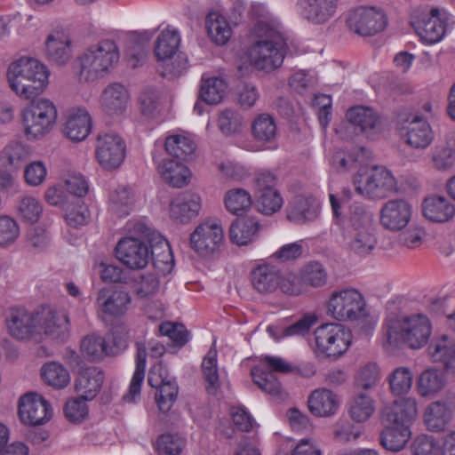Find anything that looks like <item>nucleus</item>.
<instances>
[{
  "instance_id": "f257e3e1",
  "label": "nucleus",
  "mask_w": 455,
  "mask_h": 455,
  "mask_svg": "<svg viewBox=\"0 0 455 455\" xmlns=\"http://www.w3.org/2000/svg\"><path fill=\"white\" fill-rule=\"evenodd\" d=\"M253 31L257 40L248 50L251 63L265 72L276 69L284 59L285 42L282 33L266 21H259Z\"/></svg>"
},
{
  "instance_id": "f03ea898",
  "label": "nucleus",
  "mask_w": 455,
  "mask_h": 455,
  "mask_svg": "<svg viewBox=\"0 0 455 455\" xmlns=\"http://www.w3.org/2000/svg\"><path fill=\"white\" fill-rule=\"evenodd\" d=\"M431 333V323L424 314L389 319L385 328L387 343L392 347L406 345L411 349L421 348L427 343Z\"/></svg>"
},
{
  "instance_id": "7ed1b4c3",
  "label": "nucleus",
  "mask_w": 455,
  "mask_h": 455,
  "mask_svg": "<svg viewBox=\"0 0 455 455\" xmlns=\"http://www.w3.org/2000/svg\"><path fill=\"white\" fill-rule=\"evenodd\" d=\"M119 50L109 39L90 45L79 55L78 79L82 83L96 82L108 75L119 60Z\"/></svg>"
},
{
  "instance_id": "20e7f679",
  "label": "nucleus",
  "mask_w": 455,
  "mask_h": 455,
  "mask_svg": "<svg viewBox=\"0 0 455 455\" xmlns=\"http://www.w3.org/2000/svg\"><path fill=\"white\" fill-rule=\"evenodd\" d=\"M7 77L12 90L20 97L28 100L45 89L49 72L39 60L23 57L9 66Z\"/></svg>"
},
{
  "instance_id": "39448f33",
  "label": "nucleus",
  "mask_w": 455,
  "mask_h": 455,
  "mask_svg": "<svg viewBox=\"0 0 455 455\" xmlns=\"http://www.w3.org/2000/svg\"><path fill=\"white\" fill-rule=\"evenodd\" d=\"M315 353L318 356L338 358L352 343L351 331L340 323H323L314 331Z\"/></svg>"
},
{
  "instance_id": "423d86ee",
  "label": "nucleus",
  "mask_w": 455,
  "mask_h": 455,
  "mask_svg": "<svg viewBox=\"0 0 455 455\" xmlns=\"http://www.w3.org/2000/svg\"><path fill=\"white\" fill-rule=\"evenodd\" d=\"M327 311L338 321H358L367 315L365 299L355 289L334 291L328 301Z\"/></svg>"
},
{
  "instance_id": "0eeeda50",
  "label": "nucleus",
  "mask_w": 455,
  "mask_h": 455,
  "mask_svg": "<svg viewBox=\"0 0 455 455\" xmlns=\"http://www.w3.org/2000/svg\"><path fill=\"white\" fill-rule=\"evenodd\" d=\"M410 24L421 40L428 44L441 41L445 34L446 23L437 8L428 9L426 5L411 6Z\"/></svg>"
},
{
  "instance_id": "6e6552de",
  "label": "nucleus",
  "mask_w": 455,
  "mask_h": 455,
  "mask_svg": "<svg viewBox=\"0 0 455 455\" xmlns=\"http://www.w3.org/2000/svg\"><path fill=\"white\" fill-rule=\"evenodd\" d=\"M355 191L371 199H379L397 192V181L385 167H375L371 172L359 173L354 180Z\"/></svg>"
},
{
  "instance_id": "1a4fd4ad",
  "label": "nucleus",
  "mask_w": 455,
  "mask_h": 455,
  "mask_svg": "<svg viewBox=\"0 0 455 455\" xmlns=\"http://www.w3.org/2000/svg\"><path fill=\"white\" fill-rule=\"evenodd\" d=\"M224 240L223 228L217 220L207 219L199 223L190 234L191 249L205 259L215 257Z\"/></svg>"
},
{
  "instance_id": "9d476101",
  "label": "nucleus",
  "mask_w": 455,
  "mask_h": 455,
  "mask_svg": "<svg viewBox=\"0 0 455 455\" xmlns=\"http://www.w3.org/2000/svg\"><path fill=\"white\" fill-rule=\"evenodd\" d=\"M22 117L26 134L36 139L52 126L57 117V109L51 100L41 98L33 100L24 108Z\"/></svg>"
},
{
  "instance_id": "9b49d317",
  "label": "nucleus",
  "mask_w": 455,
  "mask_h": 455,
  "mask_svg": "<svg viewBox=\"0 0 455 455\" xmlns=\"http://www.w3.org/2000/svg\"><path fill=\"white\" fill-rule=\"evenodd\" d=\"M345 21L350 31L362 36H373L387 26L384 12L375 7L352 8L347 12Z\"/></svg>"
},
{
  "instance_id": "f8f14e48",
  "label": "nucleus",
  "mask_w": 455,
  "mask_h": 455,
  "mask_svg": "<svg viewBox=\"0 0 455 455\" xmlns=\"http://www.w3.org/2000/svg\"><path fill=\"white\" fill-rule=\"evenodd\" d=\"M126 155L124 140L115 132H100L95 142V158L100 167L108 172L118 169Z\"/></svg>"
},
{
  "instance_id": "ddd939ff",
  "label": "nucleus",
  "mask_w": 455,
  "mask_h": 455,
  "mask_svg": "<svg viewBox=\"0 0 455 455\" xmlns=\"http://www.w3.org/2000/svg\"><path fill=\"white\" fill-rule=\"evenodd\" d=\"M411 204L404 199H391L381 206L379 222L389 231L397 232L403 229L411 221Z\"/></svg>"
},
{
  "instance_id": "4468645a",
  "label": "nucleus",
  "mask_w": 455,
  "mask_h": 455,
  "mask_svg": "<svg viewBox=\"0 0 455 455\" xmlns=\"http://www.w3.org/2000/svg\"><path fill=\"white\" fill-rule=\"evenodd\" d=\"M116 258L131 269H142L150 260L148 246L140 239L129 236L120 240L116 247Z\"/></svg>"
},
{
  "instance_id": "2eb2a0df",
  "label": "nucleus",
  "mask_w": 455,
  "mask_h": 455,
  "mask_svg": "<svg viewBox=\"0 0 455 455\" xmlns=\"http://www.w3.org/2000/svg\"><path fill=\"white\" fill-rule=\"evenodd\" d=\"M52 411L49 403L40 395L27 394L19 402V416L24 424L43 425L52 418Z\"/></svg>"
},
{
  "instance_id": "dca6fc26",
  "label": "nucleus",
  "mask_w": 455,
  "mask_h": 455,
  "mask_svg": "<svg viewBox=\"0 0 455 455\" xmlns=\"http://www.w3.org/2000/svg\"><path fill=\"white\" fill-rule=\"evenodd\" d=\"M338 0H298L297 9L300 17L314 25L329 22L336 14Z\"/></svg>"
},
{
  "instance_id": "f3484780",
  "label": "nucleus",
  "mask_w": 455,
  "mask_h": 455,
  "mask_svg": "<svg viewBox=\"0 0 455 455\" xmlns=\"http://www.w3.org/2000/svg\"><path fill=\"white\" fill-rule=\"evenodd\" d=\"M37 335L44 334L58 338L68 327V317L64 311L57 310L50 306L42 307L35 312Z\"/></svg>"
},
{
  "instance_id": "a211bd4d",
  "label": "nucleus",
  "mask_w": 455,
  "mask_h": 455,
  "mask_svg": "<svg viewBox=\"0 0 455 455\" xmlns=\"http://www.w3.org/2000/svg\"><path fill=\"white\" fill-rule=\"evenodd\" d=\"M346 117L348 122L347 124H340L336 128V132L342 139H349V134H347V131L350 128L354 129V132L359 131L360 132H368L376 128L379 124V116L371 108L363 106H355L350 108L347 113Z\"/></svg>"
},
{
  "instance_id": "6ab92c4d",
  "label": "nucleus",
  "mask_w": 455,
  "mask_h": 455,
  "mask_svg": "<svg viewBox=\"0 0 455 455\" xmlns=\"http://www.w3.org/2000/svg\"><path fill=\"white\" fill-rule=\"evenodd\" d=\"M131 303L129 293L115 287H104L99 290L96 304L101 313L111 316H121L125 314Z\"/></svg>"
},
{
  "instance_id": "aec40b11",
  "label": "nucleus",
  "mask_w": 455,
  "mask_h": 455,
  "mask_svg": "<svg viewBox=\"0 0 455 455\" xmlns=\"http://www.w3.org/2000/svg\"><path fill=\"white\" fill-rule=\"evenodd\" d=\"M6 324L10 335L16 339L24 340L37 335L35 313H29L26 309H12Z\"/></svg>"
},
{
  "instance_id": "412c9836",
  "label": "nucleus",
  "mask_w": 455,
  "mask_h": 455,
  "mask_svg": "<svg viewBox=\"0 0 455 455\" xmlns=\"http://www.w3.org/2000/svg\"><path fill=\"white\" fill-rule=\"evenodd\" d=\"M92 129V118L84 108H72L68 112L63 133L72 141L85 140Z\"/></svg>"
},
{
  "instance_id": "4be33fe9",
  "label": "nucleus",
  "mask_w": 455,
  "mask_h": 455,
  "mask_svg": "<svg viewBox=\"0 0 455 455\" xmlns=\"http://www.w3.org/2000/svg\"><path fill=\"white\" fill-rule=\"evenodd\" d=\"M252 287L260 294H270L279 289L281 271L271 264H261L251 273Z\"/></svg>"
},
{
  "instance_id": "5701e85b",
  "label": "nucleus",
  "mask_w": 455,
  "mask_h": 455,
  "mask_svg": "<svg viewBox=\"0 0 455 455\" xmlns=\"http://www.w3.org/2000/svg\"><path fill=\"white\" fill-rule=\"evenodd\" d=\"M201 209V197L197 194L184 193L170 205V216L179 223H187L196 217Z\"/></svg>"
},
{
  "instance_id": "b1692460",
  "label": "nucleus",
  "mask_w": 455,
  "mask_h": 455,
  "mask_svg": "<svg viewBox=\"0 0 455 455\" xmlns=\"http://www.w3.org/2000/svg\"><path fill=\"white\" fill-rule=\"evenodd\" d=\"M344 242L350 252L359 257L371 254L377 244V237L372 229H346Z\"/></svg>"
},
{
  "instance_id": "393cba45",
  "label": "nucleus",
  "mask_w": 455,
  "mask_h": 455,
  "mask_svg": "<svg viewBox=\"0 0 455 455\" xmlns=\"http://www.w3.org/2000/svg\"><path fill=\"white\" fill-rule=\"evenodd\" d=\"M45 54L57 65H65L72 56L71 39L62 32L49 35L45 40Z\"/></svg>"
},
{
  "instance_id": "a878e982",
  "label": "nucleus",
  "mask_w": 455,
  "mask_h": 455,
  "mask_svg": "<svg viewBox=\"0 0 455 455\" xmlns=\"http://www.w3.org/2000/svg\"><path fill=\"white\" fill-rule=\"evenodd\" d=\"M104 380L103 371L96 367L83 370L76 380V391L84 400H92Z\"/></svg>"
},
{
  "instance_id": "bb28decb",
  "label": "nucleus",
  "mask_w": 455,
  "mask_h": 455,
  "mask_svg": "<svg viewBox=\"0 0 455 455\" xmlns=\"http://www.w3.org/2000/svg\"><path fill=\"white\" fill-rule=\"evenodd\" d=\"M424 216L434 222H446L455 214V206L442 196L427 197L422 204Z\"/></svg>"
},
{
  "instance_id": "cd10ccee",
  "label": "nucleus",
  "mask_w": 455,
  "mask_h": 455,
  "mask_svg": "<svg viewBox=\"0 0 455 455\" xmlns=\"http://www.w3.org/2000/svg\"><path fill=\"white\" fill-rule=\"evenodd\" d=\"M129 92L121 84L115 83L108 85L101 96V105L109 115L123 114L129 102Z\"/></svg>"
},
{
  "instance_id": "c85d7f7f",
  "label": "nucleus",
  "mask_w": 455,
  "mask_h": 455,
  "mask_svg": "<svg viewBox=\"0 0 455 455\" xmlns=\"http://www.w3.org/2000/svg\"><path fill=\"white\" fill-rule=\"evenodd\" d=\"M406 129V142L411 148H427L434 139L430 125L419 116H414Z\"/></svg>"
},
{
  "instance_id": "c756f323",
  "label": "nucleus",
  "mask_w": 455,
  "mask_h": 455,
  "mask_svg": "<svg viewBox=\"0 0 455 455\" xmlns=\"http://www.w3.org/2000/svg\"><path fill=\"white\" fill-rule=\"evenodd\" d=\"M411 437L409 426L398 423H387L380 434V444L387 451L397 452L402 451Z\"/></svg>"
},
{
  "instance_id": "7c9ffc66",
  "label": "nucleus",
  "mask_w": 455,
  "mask_h": 455,
  "mask_svg": "<svg viewBox=\"0 0 455 455\" xmlns=\"http://www.w3.org/2000/svg\"><path fill=\"white\" fill-rule=\"evenodd\" d=\"M150 259L156 268L165 273L173 267V257L168 241L160 234H152L150 238Z\"/></svg>"
},
{
  "instance_id": "2f4dec72",
  "label": "nucleus",
  "mask_w": 455,
  "mask_h": 455,
  "mask_svg": "<svg viewBox=\"0 0 455 455\" xmlns=\"http://www.w3.org/2000/svg\"><path fill=\"white\" fill-rule=\"evenodd\" d=\"M386 420L387 423H398L410 427L418 414L417 403L414 398H400L386 409Z\"/></svg>"
},
{
  "instance_id": "473e14b6",
  "label": "nucleus",
  "mask_w": 455,
  "mask_h": 455,
  "mask_svg": "<svg viewBox=\"0 0 455 455\" xmlns=\"http://www.w3.org/2000/svg\"><path fill=\"white\" fill-rule=\"evenodd\" d=\"M179 159H164L158 165L162 178L172 187L182 188L188 184L189 169Z\"/></svg>"
},
{
  "instance_id": "72a5a7b5",
  "label": "nucleus",
  "mask_w": 455,
  "mask_h": 455,
  "mask_svg": "<svg viewBox=\"0 0 455 455\" xmlns=\"http://www.w3.org/2000/svg\"><path fill=\"white\" fill-rule=\"evenodd\" d=\"M307 403L310 412L318 417L333 415L339 408L337 395L328 389L315 390Z\"/></svg>"
},
{
  "instance_id": "f704fd0d",
  "label": "nucleus",
  "mask_w": 455,
  "mask_h": 455,
  "mask_svg": "<svg viewBox=\"0 0 455 455\" xmlns=\"http://www.w3.org/2000/svg\"><path fill=\"white\" fill-rule=\"evenodd\" d=\"M259 228L260 225L255 218L236 220L229 228L230 240L239 246L246 245L258 237Z\"/></svg>"
},
{
  "instance_id": "c9c22d12",
  "label": "nucleus",
  "mask_w": 455,
  "mask_h": 455,
  "mask_svg": "<svg viewBox=\"0 0 455 455\" xmlns=\"http://www.w3.org/2000/svg\"><path fill=\"white\" fill-rule=\"evenodd\" d=\"M319 213V208L314 200L297 196L287 210V218L295 224H304L315 220Z\"/></svg>"
},
{
  "instance_id": "e433bc0d",
  "label": "nucleus",
  "mask_w": 455,
  "mask_h": 455,
  "mask_svg": "<svg viewBox=\"0 0 455 455\" xmlns=\"http://www.w3.org/2000/svg\"><path fill=\"white\" fill-rule=\"evenodd\" d=\"M136 368L132 375L128 393L123 396L124 401L133 403L140 395L141 386L145 378L146 347L142 343L137 342Z\"/></svg>"
},
{
  "instance_id": "4c0bfd02",
  "label": "nucleus",
  "mask_w": 455,
  "mask_h": 455,
  "mask_svg": "<svg viewBox=\"0 0 455 455\" xmlns=\"http://www.w3.org/2000/svg\"><path fill=\"white\" fill-rule=\"evenodd\" d=\"M251 129L253 139L260 144L273 143L277 138L276 122L269 114L258 115L253 119Z\"/></svg>"
},
{
  "instance_id": "58836bf2",
  "label": "nucleus",
  "mask_w": 455,
  "mask_h": 455,
  "mask_svg": "<svg viewBox=\"0 0 455 455\" xmlns=\"http://www.w3.org/2000/svg\"><path fill=\"white\" fill-rule=\"evenodd\" d=\"M206 28L209 37L218 45H224L232 36V28L225 16L212 12L206 17Z\"/></svg>"
},
{
  "instance_id": "ea45409f",
  "label": "nucleus",
  "mask_w": 455,
  "mask_h": 455,
  "mask_svg": "<svg viewBox=\"0 0 455 455\" xmlns=\"http://www.w3.org/2000/svg\"><path fill=\"white\" fill-rule=\"evenodd\" d=\"M451 419V411L443 402H435L425 411L424 420L428 430L440 432L445 429Z\"/></svg>"
},
{
  "instance_id": "a19ab883",
  "label": "nucleus",
  "mask_w": 455,
  "mask_h": 455,
  "mask_svg": "<svg viewBox=\"0 0 455 455\" xmlns=\"http://www.w3.org/2000/svg\"><path fill=\"white\" fill-rule=\"evenodd\" d=\"M180 36L176 30L165 29L157 37L155 53L159 61H169L176 54Z\"/></svg>"
},
{
  "instance_id": "79ce46f5",
  "label": "nucleus",
  "mask_w": 455,
  "mask_h": 455,
  "mask_svg": "<svg viewBox=\"0 0 455 455\" xmlns=\"http://www.w3.org/2000/svg\"><path fill=\"white\" fill-rule=\"evenodd\" d=\"M196 149L195 142L185 135L174 134L166 138L165 150L179 160H188Z\"/></svg>"
},
{
  "instance_id": "37998d69",
  "label": "nucleus",
  "mask_w": 455,
  "mask_h": 455,
  "mask_svg": "<svg viewBox=\"0 0 455 455\" xmlns=\"http://www.w3.org/2000/svg\"><path fill=\"white\" fill-rule=\"evenodd\" d=\"M41 375L47 385L56 389L64 388L70 382L68 371L55 362L45 363L41 369Z\"/></svg>"
},
{
  "instance_id": "c03bdc74",
  "label": "nucleus",
  "mask_w": 455,
  "mask_h": 455,
  "mask_svg": "<svg viewBox=\"0 0 455 455\" xmlns=\"http://www.w3.org/2000/svg\"><path fill=\"white\" fill-rule=\"evenodd\" d=\"M217 355L215 343H213L202 363V371L207 382L206 390L209 394H214L220 387Z\"/></svg>"
},
{
  "instance_id": "a18cd8bd",
  "label": "nucleus",
  "mask_w": 455,
  "mask_h": 455,
  "mask_svg": "<svg viewBox=\"0 0 455 455\" xmlns=\"http://www.w3.org/2000/svg\"><path fill=\"white\" fill-rule=\"evenodd\" d=\"M133 204L132 190L125 186H119L110 195V211L118 217H125L130 214Z\"/></svg>"
},
{
  "instance_id": "49530a36",
  "label": "nucleus",
  "mask_w": 455,
  "mask_h": 455,
  "mask_svg": "<svg viewBox=\"0 0 455 455\" xmlns=\"http://www.w3.org/2000/svg\"><path fill=\"white\" fill-rule=\"evenodd\" d=\"M227 90L225 81L220 77L203 79L200 97L208 104H218L222 101Z\"/></svg>"
},
{
  "instance_id": "de8ad7c7",
  "label": "nucleus",
  "mask_w": 455,
  "mask_h": 455,
  "mask_svg": "<svg viewBox=\"0 0 455 455\" xmlns=\"http://www.w3.org/2000/svg\"><path fill=\"white\" fill-rule=\"evenodd\" d=\"M375 411L373 399L364 394H357L351 401L349 414L353 420L364 422L371 418Z\"/></svg>"
},
{
  "instance_id": "09e8293b",
  "label": "nucleus",
  "mask_w": 455,
  "mask_h": 455,
  "mask_svg": "<svg viewBox=\"0 0 455 455\" xmlns=\"http://www.w3.org/2000/svg\"><path fill=\"white\" fill-rule=\"evenodd\" d=\"M253 382L265 393L271 395L281 394L282 387L275 375L267 371L262 365L254 367L251 370Z\"/></svg>"
},
{
  "instance_id": "8fccbe9b",
  "label": "nucleus",
  "mask_w": 455,
  "mask_h": 455,
  "mask_svg": "<svg viewBox=\"0 0 455 455\" xmlns=\"http://www.w3.org/2000/svg\"><path fill=\"white\" fill-rule=\"evenodd\" d=\"M300 272L307 289H308V287L321 288L327 283V270L324 266L318 261H310L307 263L303 266Z\"/></svg>"
},
{
  "instance_id": "3c124183",
  "label": "nucleus",
  "mask_w": 455,
  "mask_h": 455,
  "mask_svg": "<svg viewBox=\"0 0 455 455\" xmlns=\"http://www.w3.org/2000/svg\"><path fill=\"white\" fill-rule=\"evenodd\" d=\"M455 351V341L447 335L433 339L427 347L430 358L435 363H444Z\"/></svg>"
},
{
  "instance_id": "603ef678",
  "label": "nucleus",
  "mask_w": 455,
  "mask_h": 455,
  "mask_svg": "<svg viewBox=\"0 0 455 455\" xmlns=\"http://www.w3.org/2000/svg\"><path fill=\"white\" fill-rule=\"evenodd\" d=\"M227 210L235 215L247 211L251 205V195L243 188L228 190L224 198Z\"/></svg>"
},
{
  "instance_id": "864d4df0",
  "label": "nucleus",
  "mask_w": 455,
  "mask_h": 455,
  "mask_svg": "<svg viewBox=\"0 0 455 455\" xmlns=\"http://www.w3.org/2000/svg\"><path fill=\"white\" fill-rule=\"evenodd\" d=\"M83 355L90 361H99L108 355V346L101 336L88 335L81 342Z\"/></svg>"
},
{
  "instance_id": "5fc2aeb1",
  "label": "nucleus",
  "mask_w": 455,
  "mask_h": 455,
  "mask_svg": "<svg viewBox=\"0 0 455 455\" xmlns=\"http://www.w3.org/2000/svg\"><path fill=\"white\" fill-rule=\"evenodd\" d=\"M348 226L347 229H372V214L368 212L364 205L354 203L349 206L347 213Z\"/></svg>"
},
{
  "instance_id": "6e6d98bb",
  "label": "nucleus",
  "mask_w": 455,
  "mask_h": 455,
  "mask_svg": "<svg viewBox=\"0 0 455 455\" xmlns=\"http://www.w3.org/2000/svg\"><path fill=\"white\" fill-rule=\"evenodd\" d=\"M161 102V93L154 87H145L138 97L140 113L146 117L156 115Z\"/></svg>"
},
{
  "instance_id": "4d7b16f0",
  "label": "nucleus",
  "mask_w": 455,
  "mask_h": 455,
  "mask_svg": "<svg viewBox=\"0 0 455 455\" xmlns=\"http://www.w3.org/2000/svg\"><path fill=\"white\" fill-rule=\"evenodd\" d=\"M443 375L435 370L424 371L418 381V390L422 396L439 392L443 387Z\"/></svg>"
},
{
  "instance_id": "13d9d810",
  "label": "nucleus",
  "mask_w": 455,
  "mask_h": 455,
  "mask_svg": "<svg viewBox=\"0 0 455 455\" xmlns=\"http://www.w3.org/2000/svg\"><path fill=\"white\" fill-rule=\"evenodd\" d=\"M255 197L259 212L265 215L278 212L283 204L278 190H268V192L255 195Z\"/></svg>"
},
{
  "instance_id": "bf43d9fd",
  "label": "nucleus",
  "mask_w": 455,
  "mask_h": 455,
  "mask_svg": "<svg viewBox=\"0 0 455 455\" xmlns=\"http://www.w3.org/2000/svg\"><path fill=\"white\" fill-rule=\"evenodd\" d=\"M155 388L158 390L156 402L159 410L163 412L169 411L177 400L179 393L177 383L172 380Z\"/></svg>"
},
{
  "instance_id": "052dcab7",
  "label": "nucleus",
  "mask_w": 455,
  "mask_h": 455,
  "mask_svg": "<svg viewBox=\"0 0 455 455\" xmlns=\"http://www.w3.org/2000/svg\"><path fill=\"white\" fill-rule=\"evenodd\" d=\"M185 444V437L178 434H164L157 440V451L160 455H180Z\"/></svg>"
},
{
  "instance_id": "680f3d73",
  "label": "nucleus",
  "mask_w": 455,
  "mask_h": 455,
  "mask_svg": "<svg viewBox=\"0 0 455 455\" xmlns=\"http://www.w3.org/2000/svg\"><path fill=\"white\" fill-rule=\"evenodd\" d=\"M20 234L17 221L6 215L0 216V247L6 248L12 245Z\"/></svg>"
},
{
  "instance_id": "e2e57ef3",
  "label": "nucleus",
  "mask_w": 455,
  "mask_h": 455,
  "mask_svg": "<svg viewBox=\"0 0 455 455\" xmlns=\"http://www.w3.org/2000/svg\"><path fill=\"white\" fill-rule=\"evenodd\" d=\"M243 118L238 112L232 109H225L220 112L218 118L220 131L226 136H230L240 132Z\"/></svg>"
},
{
  "instance_id": "0e129e2a",
  "label": "nucleus",
  "mask_w": 455,
  "mask_h": 455,
  "mask_svg": "<svg viewBox=\"0 0 455 455\" xmlns=\"http://www.w3.org/2000/svg\"><path fill=\"white\" fill-rule=\"evenodd\" d=\"M389 384L395 395H401L407 393L412 384V375L408 368L401 367L395 370L389 377Z\"/></svg>"
},
{
  "instance_id": "69168bd1",
  "label": "nucleus",
  "mask_w": 455,
  "mask_h": 455,
  "mask_svg": "<svg viewBox=\"0 0 455 455\" xmlns=\"http://www.w3.org/2000/svg\"><path fill=\"white\" fill-rule=\"evenodd\" d=\"M279 289L283 293L291 296H299L307 291L301 272L299 275L294 274L283 275L281 274Z\"/></svg>"
},
{
  "instance_id": "338daca9",
  "label": "nucleus",
  "mask_w": 455,
  "mask_h": 455,
  "mask_svg": "<svg viewBox=\"0 0 455 455\" xmlns=\"http://www.w3.org/2000/svg\"><path fill=\"white\" fill-rule=\"evenodd\" d=\"M18 211L25 220L35 223L39 220L43 207L35 197L25 196L20 201Z\"/></svg>"
},
{
  "instance_id": "774afa93",
  "label": "nucleus",
  "mask_w": 455,
  "mask_h": 455,
  "mask_svg": "<svg viewBox=\"0 0 455 455\" xmlns=\"http://www.w3.org/2000/svg\"><path fill=\"white\" fill-rule=\"evenodd\" d=\"M159 331L178 347H183L188 341V332L182 324L165 322L159 325Z\"/></svg>"
}]
</instances>
